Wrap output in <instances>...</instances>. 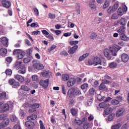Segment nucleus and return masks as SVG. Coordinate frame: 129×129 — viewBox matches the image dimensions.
<instances>
[{"label":"nucleus","mask_w":129,"mask_h":129,"mask_svg":"<svg viewBox=\"0 0 129 129\" xmlns=\"http://www.w3.org/2000/svg\"><path fill=\"white\" fill-rule=\"evenodd\" d=\"M120 50V47L117 45H114L112 47L104 50V55L107 58L108 60L112 59V56H116L117 52Z\"/></svg>","instance_id":"nucleus-1"},{"label":"nucleus","mask_w":129,"mask_h":129,"mask_svg":"<svg viewBox=\"0 0 129 129\" xmlns=\"http://www.w3.org/2000/svg\"><path fill=\"white\" fill-rule=\"evenodd\" d=\"M80 94H81V91L79 89L72 88L68 90L67 96L69 98H73V97L80 95Z\"/></svg>","instance_id":"nucleus-2"},{"label":"nucleus","mask_w":129,"mask_h":129,"mask_svg":"<svg viewBox=\"0 0 129 129\" xmlns=\"http://www.w3.org/2000/svg\"><path fill=\"white\" fill-rule=\"evenodd\" d=\"M8 83L13 88H19L20 87V83L14 79H10L8 80Z\"/></svg>","instance_id":"nucleus-3"},{"label":"nucleus","mask_w":129,"mask_h":129,"mask_svg":"<svg viewBox=\"0 0 129 129\" xmlns=\"http://www.w3.org/2000/svg\"><path fill=\"white\" fill-rule=\"evenodd\" d=\"M88 63L90 65H101V59L100 58L96 56L94 58L93 60H89Z\"/></svg>","instance_id":"nucleus-4"},{"label":"nucleus","mask_w":129,"mask_h":129,"mask_svg":"<svg viewBox=\"0 0 129 129\" xmlns=\"http://www.w3.org/2000/svg\"><path fill=\"white\" fill-rule=\"evenodd\" d=\"M49 83H50V80L46 79L45 80H41L39 82V84L42 87H44L45 89L47 88L49 86Z\"/></svg>","instance_id":"nucleus-5"},{"label":"nucleus","mask_w":129,"mask_h":129,"mask_svg":"<svg viewBox=\"0 0 129 129\" xmlns=\"http://www.w3.org/2000/svg\"><path fill=\"white\" fill-rule=\"evenodd\" d=\"M123 8H119L117 11L118 16H119L120 17L123 15L124 12H126L127 11V7L126 6L124 5Z\"/></svg>","instance_id":"nucleus-6"},{"label":"nucleus","mask_w":129,"mask_h":129,"mask_svg":"<svg viewBox=\"0 0 129 129\" xmlns=\"http://www.w3.org/2000/svg\"><path fill=\"white\" fill-rule=\"evenodd\" d=\"M40 107V104L37 103H34L31 104V108L29 109V112L32 113V112H34V111H36V108H39Z\"/></svg>","instance_id":"nucleus-7"},{"label":"nucleus","mask_w":129,"mask_h":129,"mask_svg":"<svg viewBox=\"0 0 129 129\" xmlns=\"http://www.w3.org/2000/svg\"><path fill=\"white\" fill-rule=\"evenodd\" d=\"M69 49H70V50L68 51L69 54L72 55V54H74V53L77 51V49H78V45H75L72 48L69 47Z\"/></svg>","instance_id":"nucleus-8"},{"label":"nucleus","mask_w":129,"mask_h":129,"mask_svg":"<svg viewBox=\"0 0 129 129\" xmlns=\"http://www.w3.org/2000/svg\"><path fill=\"white\" fill-rule=\"evenodd\" d=\"M75 83H76V80H75V78H72L70 79L67 83L68 87H71V86H73Z\"/></svg>","instance_id":"nucleus-9"},{"label":"nucleus","mask_w":129,"mask_h":129,"mask_svg":"<svg viewBox=\"0 0 129 129\" xmlns=\"http://www.w3.org/2000/svg\"><path fill=\"white\" fill-rule=\"evenodd\" d=\"M33 67L34 69H36L37 70H42L44 69L43 64L38 63H34L33 64Z\"/></svg>","instance_id":"nucleus-10"},{"label":"nucleus","mask_w":129,"mask_h":129,"mask_svg":"<svg viewBox=\"0 0 129 129\" xmlns=\"http://www.w3.org/2000/svg\"><path fill=\"white\" fill-rule=\"evenodd\" d=\"M121 61H122L124 63H126V62L128 61L129 56L126 53H122L121 54Z\"/></svg>","instance_id":"nucleus-11"},{"label":"nucleus","mask_w":129,"mask_h":129,"mask_svg":"<svg viewBox=\"0 0 129 129\" xmlns=\"http://www.w3.org/2000/svg\"><path fill=\"white\" fill-rule=\"evenodd\" d=\"M3 6L6 9H9L11 7V2L6 0H3L2 1Z\"/></svg>","instance_id":"nucleus-12"},{"label":"nucleus","mask_w":129,"mask_h":129,"mask_svg":"<svg viewBox=\"0 0 129 129\" xmlns=\"http://www.w3.org/2000/svg\"><path fill=\"white\" fill-rule=\"evenodd\" d=\"M117 32L119 36H121V35H124V34H125V27L120 26L119 27V29H118Z\"/></svg>","instance_id":"nucleus-13"},{"label":"nucleus","mask_w":129,"mask_h":129,"mask_svg":"<svg viewBox=\"0 0 129 129\" xmlns=\"http://www.w3.org/2000/svg\"><path fill=\"white\" fill-rule=\"evenodd\" d=\"M14 78L19 81V82H21V83H23L24 81H25V78H24V77L20 75H15L14 76Z\"/></svg>","instance_id":"nucleus-14"},{"label":"nucleus","mask_w":129,"mask_h":129,"mask_svg":"<svg viewBox=\"0 0 129 129\" xmlns=\"http://www.w3.org/2000/svg\"><path fill=\"white\" fill-rule=\"evenodd\" d=\"M8 54V49L7 48H2L0 49V55L2 57H6Z\"/></svg>","instance_id":"nucleus-15"},{"label":"nucleus","mask_w":129,"mask_h":129,"mask_svg":"<svg viewBox=\"0 0 129 129\" xmlns=\"http://www.w3.org/2000/svg\"><path fill=\"white\" fill-rule=\"evenodd\" d=\"M1 42L4 46H6L7 47H8L9 45L8 44L9 40H8V38L7 37H3L2 38H1Z\"/></svg>","instance_id":"nucleus-16"},{"label":"nucleus","mask_w":129,"mask_h":129,"mask_svg":"<svg viewBox=\"0 0 129 129\" xmlns=\"http://www.w3.org/2000/svg\"><path fill=\"white\" fill-rule=\"evenodd\" d=\"M2 109L3 112H6V111H8L10 109V106L9 104H5L3 105Z\"/></svg>","instance_id":"nucleus-17"},{"label":"nucleus","mask_w":129,"mask_h":129,"mask_svg":"<svg viewBox=\"0 0 129 129\" xmlns=\"http://www.w3.org/2000/svg\"><path fill=\"white\" fill-rule=\"evenodd\" d=\"M20 89L23 91H25L26 92H29L31 90L30 88L26 85H22L21 86Z\"/></svg>","instance_id":"nucleus-18"},{"label":"nucleus","mask_w":129,"mask_h":129,"mask_svg":"<svg viewBox=\"0 0 129 129\" xmlns=\"http://www.w3.org/2000/svg\"><path fill=\"white\" fill-rule=\"evenodd\" d=\"M120 39L122 40V41H124L125 42H127L129 40V37H127L125 34L120 35Z\"/></svg>","instance_id":"nucleus-19"},{"label":"nucleus","mask_w":129,"mask_h":129,"mask_svg":"<svg viewBox=\"0 0 129 129\" xmlns=\"http://www.w3.org/2000/svg\"><path fill=\"white\" fill-rule=\"evenodd\" d=\"M123 112H124V109L121 108L117 110L116 112V116H121L122 114H123Z\"/></svg>","instance_id":"nucleus-20"},{"label":"nucleus","mask_w":129,"mask_h":129,"mask_svg":"<svg viewBox=\"0 0 129 129\" xmlns=\"http://www.w3.org/2000/svg\"><path fill=\"white\" fill-rule=\"evenodd\" d=\"M25 55H26V52L21 50L20 52H19L17 56V58H18V59H23V58L25 57Z\"/></svg>","instance_id":"nucleus-21"},{"label":"nucleus","mask_w":129,"mask_h":129,"mask_svg":"<svg viewBox=\"0 0 129 129\" xmlns=\"http://www.w3.org/2000/svg\"><path fill=\"white\" fill-rule=\"evenodd\" d=\"M120 25L122 26V27H125V25H126V19L125 18H121L120 20Z\"/></svg>","instance_id":"nucleus-22"},{"label":"nucleus","mask_w":129,"mask_h":129,"mask_svg":"<svg viewBox=\"0 0 129 129\" xmlns=\"http://www.w3.org/2000/svg\"><path fill=\"white\" fill-rule=\"evenodd\" d=\"M88 56H89V53H88L84 54L83 55L79 57V61L80 62H81V61H83V60H84V59H85V58H86L87 57H88Z\"/></svg>","instance_id":"nucleus-23"},{"label":"nucleus","mask_w":129,"mask_h":129,"mask_svg":"<svg viewBox=\"0 0 129 129\" xmlns=\"http://www.w3.org/2000/svg\"><path fill=\"white\" fill-rule=\"evenodd\" d=\"M109 67L111 69H115L117 67V63L115 62H112L109 64Z\"/></svg>","instance_id":"nucleus-24"},{"label":"nucleus","mask_w":129,"mask_h":129,"mask_svg":"<svg viewBox=\"0 0 129 129\" xmlns=\"http://www.w3.org/2000/svg\"><path fill=\"white\" fill-rule=\"evenodd\" d=\"M121 127V123H118L117 124H115L113 125H112L111 127V129H119Z\"/></svg>","instance_id":"nucleus-25"},{"label":"nucleus","mask_w":129,"mask_h":129,"mask_svg":"<svg viewBox=\"0 0 129 129\" xmlns=\"http://www.w3.org/2000/svg\"><path fill=\"white\" fill-rule=\"evenodd\" d=\"M111 112H112V109L111 108H107L104 110V113L106 115L110 114Z\"/></svg>","instance_id":"nucleus-26"},{"label":"nucleus","mask_w":129,"mask_h":129,"mask_svg":"<svg viewBox=\"0 0 129 129\" xmlns=\"http://www.w3.org/2000/svg\"><path fill=\"white\" fill-rule=\"evenodd\" d=\"M69 78H70L69 75L67 74L62 75L61 79L62 81H67L68 80H69Z\"/></svg>","instance_id":"nucleus-27"},{"label":"nucleus","mask_w":129,"mask_h":129,"mask_svg":"<svg viewBox=\"0 0 129 129\" xmlns=\"http://www.w3.org/2000/svg\"><path fill=\"white\" fill-rule=\"evenodd\" d=\"M7 98V93L0 91V100Z\"/></svg>","instance_id":"nucleus-28"},{"label":"nucleus","mask_w":129,"mask_h":129,"mask_svg":"<svg viewBox=\"0 0 129 129\" xmlns=\"http://www.w3.org/2000/svg\"><path fill=\"white\" fill-rule=\"evenodd\" d=\"M37 115L32 114L31 116H29L27 117L28 120H34L37 118Z\"/></svg>","instance_id":"nucleus-29"},{"label":"nucleus","mask_w":129,"mask_h":129,"mask_svg":"<svg viewBox=\"0 0 129 129\" xmlns=\"http://www.w3.org/2000/svg\"><path fill=\"white\" fill-rule=\"evenodd\" d=\"M10 119L13 122H16L18 120V118L16 116V115L13 114L10 116Z\"/></svg>","instance_id":"nucleus-30"},{"label":"nucleus","mask_w":129,"mask_h":129,"mask_svg":"<svg viewBox=\"0 0 129 129\" xmlns=\"http://www.w3.org/2000/svg\"><path fill=\"white\" fill-rule=\"evenodd\" d=\"M2 123H3L4 125L6 126H7V125H9V123H10V119L9 118L5 119L2 122Z\"/></svg>","instance_id":"nucleus-31"},{"label":"nucleus","mask_w":129,"mask_h":129,"mask_svg":"<svg viewBox=\"0 0 129 129\" xmlns=\"http://www.w3.org/2000/svg\"><path fill=\"white\" fill-rule=\"evenodd\" d=\"M0 34L1 35H5L6 34L5 32V27L2 25H0Z\"/></svg>","instance_id":"nucleus-32"},{"label":"nucleus","mask_w":129,"mask_h":129,"mask_svg":"<svg viewBox=\"0 0 129 129\" xmlns=\"http://www.w3.org/2000/svg\"><path fill=\"white\" fill-rule=\"evenodd\" d=\"M97 37V34L95 32H91V35H90V38L91 39H92L93 40H94V39H96Z\"/></svg>","instance_id":"nucleus-33"},{"label":"nucleus","mask_w":129,"mask_h":129,"mask_svg":"<svg viewBox=\"0 0 129 129\" xmlns=\"http://www.w3.org/2000/svg\"><path fill=\"white\" fill-rule=\"evenodd\" d=\"M21 63L22 61H16L15 64V67L17 70H19V68L20 67Z\"/></svg>","instance_id":"nucleus-34"},{"label":"nucleus","mask_w":129,"mask_h":129,"mask_svg":"<svg viewBox=\"0 0 129 129\" xmlns=\"http://www.w3.org/2000/svg\"><path fill=\"white\" fill-rule=\"evenodd\" d=\"M43 77H50V73L49 72H43L42 73Z\"/></svg>","instance_id":"nucleus-35"},{"label":"nucleus","mask_w":129,"mask_h":129,"mask_svg":"<svg viewBox=\"0 0 129 129\" xmlns=\"http://www.w3.org/2000/svg\"><path fill=\"white\" fill-rule=\"evenodd\" d=\"M99 106L100 108H106L107 105L105 102H102L99 104Z\"/></svg>","instance_id":"nucleus-36"},{"label":"nucleus","mask_w":129,"mask_h":129,"mask_svg":"<svg viewBox=\"0 0 129 129\" xmlns=\"http://www.w3.org/2000/svg\"><path fill=\"white\" fill-rule=\"evenodd\" d=\"M78 43H79V41H70L69 42V44L71 45V46H77V44H78Z\"/></svg>","instance_id":"nucleus-37"},{"label":"nucleus","mask_w":129,"mask_h":129,"mask_svg":"<svg viewBox=\"0 0 129 129\" xmlns=\"http://www.w3.org/2000/svg\"><path fill=\"white\" fill-rule=\"evenodd\" d=\"M105 88V85H104V83H102L99 87V90H104Z\"/></svg>","instance_id":"nucleus-38"},{"label":"nucleus","mask_w":129,"mask_h":129,"mask_svg":"<svg viewBox=\"0 0 129 129\" xmlns=\"http://www.w3.org/2000/svg\"><path fill=\"white\" fill-rule=\"evenodd\" d=\"M21 51H22L21 49H15L13 51V55H16L17 56H18Z\"/></svg>","instance_id":"nucleus-39"},{"label":"nucleus","mask_w":129,"mask_h":129,"mask_svg":"<svg viewBox=\"0 0 129 129\" xmlns=\"http://www.w3.org/2000/svg\"><path fill=\"white\" fill-rule=\"evenodd\" d=\"M48 18L51 20H53L56 18V15L49 13L48 14Z\"/></svg>","instance_id":"nucleus-40"},{"label":"nucleus","mask_w":129,"mask_h":129,"mask_svg":"<svg viewBox=\"0 0 129 129\" xmlns=\"http://www.w3.org/2000/svg\"><path fill=\"white\" fill-rule=\"evenodd\" d=\"M111 103L113 105H117V104H119V101L116 99H114L112 100Z\"/></svg>","instance_id":"nucleus-41"},{"label":"nucleus","mask_w":129,"mask_h":129,"mask_svg":"<svg viewBox=\"0 0 129 129\" xmlns=\"http://www.w3.org/2000/svg\"><path fill=\"white\" fill-rule=\"evenodd\" d=\"M113 118H114V114H110L108 117V120L109 121H111V120H113Z\"/></svg>","instance_id":"nucleus-42"},{"label":"nucleus","mask_w":129,"mask_h":129,"mask_svg":"<svg viewBox=\"0 0 129 129\" xmlns=\"http://www.w3.org/2000/svg\"><path fill=\"white\" fill-rule=\"evenodd\" d=\"M71 112L72 115H73V116H75V115H76V114H77V111H76V110H75L74 108L71 109Z\"/></svg>","instance_id":"nucleus-43"},{"label":"nucleus","mask_w":129,"mask_h":129,"mask_svg":"<svg viewBox=\"0 0 129 129\" xmlns=\"http://www.w3.org/2000/svg\"><path fill=\"white\" fill-rule=\"evenodd\" d=\"M95 92V89L94 88H91L89 89V93L91 95H94V93Z\"/></svg>","instance_id":"nucleus-44"},{"label":"nucleus","mask_w":129,"mask_h":129,"mask_svg":"<svg viewBox=\"0 0 129 129\" xmlns=\"http://www.w3.org/2000/svg\"><path fill=\"white\" fill-rule=\"evenodd\" d=\"M108 7H109V3L108 2L106 1L103 6V10H105V9H106V8H108Z\"/></svg>","instance_id":"nucleus-45"},{"label":"nucleus","mask_w":129,"mask_h":129,"mask_svg":"<svg viewBox=\"0 0 129 129\" xmlns=\"http://www.w3.org/2000/svg\"><path fill=\"white\" fill-rule=\"evenodd\" d=\"M31 61V57H25L23 59L24 63H29Z\"/></svg>","instance_id":"nucleus-46"},{"label":"nucleus","mask_w":129,"mask_h":129,"mask_svg":"<svg viewBox=\"0 0 129 129\" xmlns=\"http://www.w3.org/2000/svg\"><path fill=\"white\" fill-rule=\"evenodd\" d=\"M5 73H6V75L10 76V75H12V73H13V72H12V70L7 69V70H6Z\"/></svg>","instance_id":"nucleus-47"},{"label":"nucleus","mask_w":129,"mask_h":129,"mask_svg":"<svg viewBox=\"0 0 129 129\" xmlns=\"http://www.w3.org/2000/svg\"><path fill=\"white\" fill-rule=\"evenodd\" d=\"M111 18L112 20H116V19H118V16H117V14L116 13H114L111 16Z\"/></svg>","instance_id":"nucleus-48"},{"label":"nucleus","mask_w":129,"mask_h":129,"mask_svg":"<svg viewBox=\"0 0 129 129\" xmlns=\"http://www.w3.org/2000/svg\"><path fill=\"white\" fill-rule=\"evenodd\" d=\"M6 61H7V63H9V64H10V63H12V61H13V58H12V57L8 56L6 58Z\"/></svg>","instance_id":"nucleus-49"},{"label":"nucleus","mask_w":129,"mask_h":129,"mask_svg":"<svg viewBox=\"0 0 129 129\" xmlns=\"http://www.w3.org/2000/svg\"><path fill=\"white\" fill-rule=\"evenodd\" d=\"M114 12H115V10H113V8L112 7H110L108 9V14H111L112 13H114Z\"/></svg>","instance_id":"nucleus-50"},{"label":"nucleus","mask_w":129,"mask_h":129,"mask_svg":"<svg viewBox=\"0 0 129 129\" xmlns=\"http://www.w3.org/2000/svg\"><path fill=\"white\" fill-rule=\"evenodd\" d=\"M61 89L62 91L63 94L66 95V89L65 88V86L64 85H61Z\"/></svg>","instance_id":"nucleus-51"},{"label":"nucleus","mask_w":129,"mask_h":129,"mask_svg":"<svg viewBox=\"0 0 129 129\" xmlns=\"http://www.w3.org/2000/svg\"><path fill=\"white\" fill-rule=\"evenodd\" d=\"M75 123L76 124H77V125H80V124H82V121L80 120H77L76 119H75Z\"/></svg>","instance_id":"nucleus-52"},{"label":"nucleus","mask_w":129,"mask_h":129,"mask_svg":"<svg viewBox=\"0 0 129 129\" xmlns=\"http://www.w3.org/2000/svg\"><path fill=\"white\" fill-rule=\"evenodd\" d=\"M97 98L98 100H99V101H102V100H103V99H104V97H102V95H99L97 96Z\"/></svg>","instance_id":"nucleus-53"},{"label":"nucleus","mask_w":129,"mask_h":129,"mask_svg":"<svg viewBox=\"0 0 129 129\" xmlns=\"http://www.w3.org/2000/svg\"><path fill=\"white\" fill-rule=\"evenodd\" d=\"M32 123H33V122L31 121H27L25 122V125H26V126H27L28 127H30Z\"/></svg>","instance_id":"nucleus-54"},{"label":"nucleus","mask_w":129,"mask_h":129,"mask_svg":"<svg viewBox=\"0 0 129 129\" xmlns=\"http://www.w3.org/2000/svg\"><path fill=\"white\" fill-rule=\"evenodd\" d=\"M88 87V84H84L81 85V88L82 89L84 90L86 89Z\"/></svg>","instance_id":"nucleus-55"},{"label":"nucleus","mask_w":129,"mask_h":129,"mask_svg":"<svg viewBox=\"0 0 129 129\" xmlns=\"http://www.w3.org/2000/svg\"><path fill=\"white\" fill-rule=\"evenodd\" d=\"M50 31H52V32H55V33H56V35H60V34H61V31L60 30H54V29H50Z\"/></svg>","instance_id":"nucleus-56"},{"label":"nucleus","mask_w":129,"mask_h":129,"mask_svg":"<svg viewBox=\"0 0 129 129\" xmlns=\"http://www.w3.org/2000/svg\"><path fill=\"white\" fill-rule=\"evenodd\" d=\"M8 115L7 114H2L0 115V120H3L5 117H7Z\"/></svg>","instance_id":"nucleus-57"},{"label":"nucleus","mask_w":129,"mask_h":129,"mask_svg":"<svg viewBox=\"0 0 129 129\" xmlns=\"http://www.w3.org/2000/svg\"><path fill=\"white\" fill-rule=\"evenodd\" d=\"M18 73L19 74H25L26 73V70H25V69H21L18 71Z\"/></svg>","instance_id":"nucleus-58"},{"label":"nucleus","mask_w":129,"mask_h":129,"mask_svg":"<svg viewBox=\"0 0 129 129\" xmlns=\"http://www.w3.org/2000/svg\"><path fill=\"white\" fill-rule=\"evenodd\" d=\"M32 104H30L28 103H25L24 104V107H26V108H31Z\"/></svg>","instance_id":"nucleus-59"},{"label":"nucleus","mask_w":129,"mask_h":129,"mask_svg":"<svg viewBox=\"0 0 129 129\" xmlns=\"http://www.w3.org/2000/svg\"><path fill=\"white\" fill-rule=\"evenodd\" d=\"M40 34V31L36 30L32 32V35H34L35 36H37Z\"/></svg>","instance_id":"nucleus-60"},{"label":"nucleus","mask_w":129,"mask_h":129,"mask_svg":"<svg viewBox=\"0 0 129 129\" xmlns=\"http://www.w3.org/2000/svg\"><path fill=\"white\" fill-rule=\"evenodd\" d=\"M118 4L116 3L115 4L113 7H112L113 9V10L115 11H116V10H117L118 8Z\"/></svg>","instance_id":"nucleus-61"},{"label":"nucleus","mask_w":129,"mask_h":129,"mask_svg":"<svg viewBox=\"0 0 129 129\" xmlns=\"http://www.w3.org/2000/svg\"><path fill=\"white\" fill-rule=\"evenodd\" d=\"M60 55H63V56H67L68 55V53L67 51L63 50L60 52Z\"/></svg>","instance_id":"nucleus-62"},{"label":"nucleus","mask_w":129,"mask_h":129,"mask_svg":"<svg viewBox=\"0 0 129 129\" xmlns=\"http://www.w3.org/2000/svg\"><path fill=\"white\" fill-rule=\"evenodd\" d=\"M34 12L35 13V16H39V10H38V9H34Z\"/></svg>","instance_id":"nucleus-63"},{"label":"nucleus","mask_w":129,"mask_h":129,"mask_svg":"<svg viewBox=\"0 0 129 129\" xmlns=\"http://www.w3.org/2000/svg\"><path fill=\"white\" fill-rule=\"evenodd\" d=\"M41 32L44 35H46V36L49 35V32L45 30H41Z\"/></svg>","instance_id":"nucleus-64"}]
</instances>
